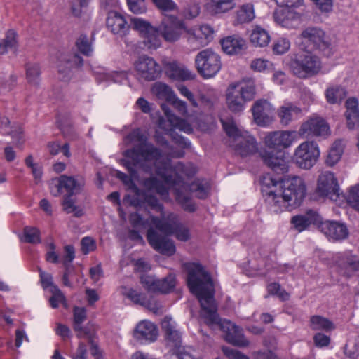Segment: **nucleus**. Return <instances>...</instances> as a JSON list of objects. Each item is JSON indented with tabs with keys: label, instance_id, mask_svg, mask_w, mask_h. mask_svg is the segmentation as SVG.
<instances>
[{
	"label": "nucleus",
	"instance_id": "nucleus-1",
	"mask_svg": "<svg viewBox=\"0 0 359 359\" xmlns=\"http://www.w3.org/2000/svg\"><path fill=\"white\" fill-rule=\"evenodd\" d=\"M147 137L140 129H136L128 134L124 139L126 144L138 143L133 149L124 151L126 159L123 165L130 172V175L121 172H116V177L130 188H134V180L140 181L138 172L151 174L154 169L156 174L163 180L165 183L172 189L177 201L182 208L188 212L196 210L190 193H194L199 198L208 196L210 184L205 180H197L189 184V181L196 173V167L191 163H178L172 171L176 175L174 177L169 172L170 160L162 158L161 151L152 144L146 143Z\"/></svg>",
	"mask_w": 359,
	"mask_h": 359
},
{
	"label": "nucleus",
	"instance_id": "nucleus-2",
	"mask_svg": "<svg viewBox=\"0 0 359 359\" xmlns=\"http://www.w3.org/2000/svg\"><path fill=\"white\" fill-rule=\"evenodd\" d=\"M129 221L133 228L142 230L148 229L147 238L149 245L158 252L172 255L176 250L173 241L166 236L174 235L182 242L190 239L189 229L180 222L177 215L170 212L161 218L149 215L144 217L138 212L131 213Z\"/></svg>",
	"mask_w": 359,
	"mask_h": 359
},
{
	"label": "nucleus",
	"instance_id": "nucleus-3",
	"mask_svg": "<svg viewBox=\"0 0 359 359\" xmlns=\"http://www.w3.org/2000/svg\"><path fill=\"white\" fill-rule=\"evenodd\" d=\"M262 193L270 210L279 213L299 207L306 195L302 178L294 176L283 182L266 174L262 180Z\"/></svg>",
	"mask_w": 359,
	"mask_h": 359
},
{
	"label": "nucleus",
	"instance_id": "nucleus-4",
	"mask_svg": "<svg viewBox=\"0 0 359 359\" xmlns=\"http://www.w3.org/2000/svg\"><path fill=\"white\" fill-rule=\"evenodd\" d=\"M187 284L190 291L200 302L201 316L208 325L220 324L214 299V286L210 274L199 264L187 266Z\"/></svg>",
	"mask_w": 359,
	"mask_h": 359
},
{
	"label": "nucleus",
	"instance_id": "nucleus-5",
	"mask_svg": "<svg viewBox=\"0 0 359 359\" xmlns=\"http://www.w3.org/2000/svg\"><path fill=\"white\" fill-rule=\"evenodd\" d=\"M300 50H318L323 56L330 57L337 51V41L334 36L327 34L318 27L304 29L300 36Z\"/></svg>",
	"mask_w": 359,
	"mask_h": 359
},
{
	"label": "nucleus",
	"instance_id": "nucleus-6",
	"mask_svg": "<svg viewBox=\"0 0 359 359\" xmlns=\"http://www.w3.org/2000/svg\"><path fill=\"white\" fill-rule=\"evenodd\" d=\"M256 95V86L252 79H244L231 83L226 89V101L229 109L233 112L244 110L247 102Z\"/></svg>",
	"mask_w": 359,
	"mask_h": 359
},
{
	"label": "nucleus",
	"instance_id": "nucleus-7",
	"mask_svg": "<svg viewBox=\"0 0 359 359\" xmlns=\"http://www.w3.org/2000/svg\"><path fill=\"white\" fill-rule=\"evenodd\" d=\"M161 107L166 117V120L161 117L158 119V127L164 130L165 133H170L173 141L181 148H189L191 143L187 138L179 135H175L172 133L177 129L186 133H190L192 132L191 126L185 120L174 114L165 104H162Z\"/></svg>",
	"mask_w": 359,
	"mask_h": 359
},
{
	"label": "nucleus",
	"instance_id": "nucleus-8",
	"mask_svg": "<svg viewBox=\"0 0 359 359\" xmlns=\"http://www.w3.org/2000/svg\"><path fill=\"white\" fill-rule=\"evenodd\" d=\"M222 123L227 135L236 142L233 147L236 153L246 156L257 151V142L248 131L239 128L232 119L222 120Z\"/></svg>",
	"mask_w": 359,
	"mask_h": 359
},
{
	"label": "nucleus",
	"instance_id": "nucleus-9",
	"mask_svg": "<svg viewBox=\"0 0 359 359\" xmlns=\"http://www.w3.org/2000/svg\"><path fill=\"white\" fill-rule=\"evenodd\" d=\"M290 68L294 75L299 78H306L318 74L322 69V65L317 55L310 50L304 49L295 54L292 59Z\"/></svg>",
	"mask_w": 359,
	"mask_h": 359
},
{
	"label": "nucleus",
	"instance_id": "nucleus-10",
	"mask_svg": "<svg viewBox=\"0 0 359 359\" xmlns=\"http://www.w3.org/2000/svg\"><path fill=\"white\" fill-rule=\"evenodd\" d=\"M195 63L198 73L205 79L215 76L222 67L219 55L210 48L200 51Z\"/></svg>",
	"mask_w": 359,
	"mask_h": 359
},
{
	"label": "nucleus",
	"instance_id": "nucleus-11",
	"mask_svg": "<svg viewBox=\"0 0 359 359\" xmlns=\"http://www.w3.org/2000/svg\"><path fill=\"white\" fill-rule=\"evenodd\" d=\"M319 156L318 144L314 141L306 140L295 149L293 161L299 168L309 170L316 163Z\"/></svg>",
	"mask_w": 359,
	"mask_h": 359
},
{
	"label": "nucleus",
	"instance_id": "nucleus-12",
	"mask_svg": "<svg viewBox=\"0 0 359 359\" xmlns=\"http://www.w3.org/2000/svg\"><path fill=\"white\" fill-rule=\"evenodd\" d=\"M184 39L189 49L196 50L207 46L212 38L213 29L207 25L185 27Z\"/></svg>",
	"mask_w": 359,
	"mask_h": 359
},
{
	"label": "nucleus",
	"instance_id": "nucleus-13",
	"mask_svg": "<svg viewBox=\"0 0 359 359\" xmlns=\"http://www.w3.org/2000/svg\"><path fill=\"white\" fill-rule=\"evenodd\" d=\"M185 27L183 20L170 15L163 20L159 25V32L165 41L175 43L180 39Z\"/></svg>",
	"mask_w": 359,
	"mask_h": 359
},
{
	"label": "nucleus",
	"instance_id": "nucleus-14",
	"mask_svg": "<svg viewBox=\"0 0 359 359\" xmlns=\"http://www.w3.org/2000/svg\"><path fill=\"white\" fill-rule=\"evenodd\" d=\"M330 133L327 123L320 116L313 115L303 122L299 128V135L306 138L325 137Z\"/></svg>",
	"mask_w": 359,
	"mask_h": 359
},
{
	"label": "nucleus",
	"instance_id": "nucleus-15",
	"mask_svg": "<svg viewBox=\"0 0 359 359\" xmlns=\"http://www.w3.org/2000/svg\"><path fill=\"white\" fill-rule=\"evenodd\" d=\"M316 191L321 197L332 201H337L339 196V185L333 172L325 171L319 175Z\"/></svg>",
	"mask_w": 359,
	"mask_h": 359
},
{
	"label": "nucleus",
	"instance_id": "nucleus-16",
	"mask_svg": "<svg viewBox=\"0 0 359 359\" xmlns=\"http://www.w3.org/2000/svg\"><path fill=\"white\" fill-rule=\"evenodd\" d=\"M135 69L139 79L151 81L159 77L161 67L152 57L143 55L135 62Z\"/></svg>",
	"mask_w": 359,
	"mask_h": 359
},
{
	"label": "nucleus",
	"instance_id": "nucleus-17",
	"mask_svg": "<svg viewBox=\"0 0 359 359\" xmlns=\"http://www.w3.org/2000/svg\"><path fill=\"white\" fill-rule=\"evenodd\" d=\"M83 184L84 182L82 178L78 179L62 175L53 182L50 192L54 196H58L65 189V196H73L81 191Z\"/></svg>",
	"mask_w": 359,
	"mask_h": 359
},
{
	"label": "nucleus",
	"instance_id": "nucleus-18",
	"mask_svg": "<svg viewBox=\"0 0 359 359\" xmlns=\"http://www.w3.org/2000/svg\"><path fill=\"white\" fill-rule=\"evenodd\" d=\"M319 231L330 241H339L346 239L349 231L346 225L334 220H320L318 225Z\"/></svg>",
	"mask_w": 359,
	"mask_h": 359
},
{
	"label": "nucleus",
	"instance_id": "nucleus-19",
	"mask_svg": "<svg viewBox=\"0 0 359 359\" xmlns=\"http://www.w3.org/2000/svg\"><path fill=\"white\" fill-rule=\"evenodd\" d=\"M294 138L295 132L279 130L269 133L265 136L264 142L269 148H287L292 144Z\"/></svg>",
	"mask_w": 359,
	"mask_h": 359
},
{
	"label": "nucleus",
	"instance_id": "nucleus-20",
	"mask_svg": "<svg viewBox=\"0 0 359 359\" xmlns=\"http://www.w3.org/2000/svg\"><path fill=\"white\" fill-rule=\"evenodd\" d=\"M252 111L255 123L263 126L271 122L274 108L268 100H259L254 103Z\"/></svg>",
	"mask_w": 359,
	"mask_h": 359
},
{
	"label": "nucleus",
	"instance_id": "nucleus-21",
	"mask_svg": "<svg viewBox=\"0 0 359 359\" xmlns=\"http://www.w3.org/2000/svg\"><path fill=\"white\" fill-rule=\"evenodd\" d=\"M273 18L277 24L286 29H294L299 25V13L288 8L276 10Z\"/></svg>",
	"mask_w": 359,
	"mask_h": 359
},
{
	"label": "nucleus",
	"instance_id": "nucleus-22",
	"mask_svg": "<svg viewBox=\"0 0 359 359\" xmlns=\"http://www.w3.org/2000/svg\"><path fill=\"white\" fill-rule=\"evenodd\" d=\"M158 329L149 320H144L137 324L134 330V337L142 343H151L156 340Z\"/></svg>",
	"mask_w": 359,
	"mask_h": 359
},
{
	"label": "nucleus",
	"instance_id": "nucleus-23",
	"mask_svg": "<svg viewBox=\"0 0 359 359\" xmlns=\"http://www.w3.org/2000/svg\"><path fill=\"white\" fill-rule=\"evenodd\" d=\"M161 327L165 334L167 345L172 349H180L182 343L181 334L176 328V323L170 317H165L161 322Z\"/></svg>",
	"mask_w": 359,
	"mask_h": 359
},
{
	"label": "nucleus",
	"instance_id": "nucleus-24",
	"mask_svg": "<svg viewBox=\"0 0 359 359\" xmlns=\"http://www.w3.org/2000/svg\"><path fill=\"white\" fill-rule=\"evenodd\" d=\"M263 161L266 165L271 168L278 174H283L288 170L287 161L284 156V152L282 151H266L262 154Z\"/></svg>",
	"mask_w": 359,
	"mask_h": 359
},
{
	"label": "nucleus",
	"instance_id": "nucleus-25",
	"mask_svg": "<svg viewBox=\"0 0 359 359\" xmlns=\"http://www.w3.org/2000/svg\"><path fill=\"white\" fill-rule=\"evenodd\" d=\"M107 27L113 34L122 37L127 34L130 26L122 14L110 11L107 18Z\"/></svg>",
	"mask_w": 359,
	"mask_h": 359
},
{
	"label": "nucleus",
	"instance_id": "nucleus-26",
	"mask_svg": "<svg viewBox=\"0 0 359 359\" xmlns=\"http://www.w3.org/2000/svg\"><path fill=\"white\" fill-rule=\"evenodd\" d=\"M321 217L313 210H309L304 214L297 215L292 217L291 224L299 232L307 229L311 224H320Z\"/></svg>",
	"mask_w": 359,
	"mask_h": 359
},
{
	"label": "nucleus",
	"instance_id": "nucleus-27",
	"mask_svg": "<svg viewBox=\"0 0 359 359\" xmlns=\"http://www.w3.org/2000/svg\"><path fill=\"white\" fill-rule=\"evenodd\" d=\"M356 97H351L345 102L346 111L344 114L346 126L349 130H355L359 127V107Z\"/></svg>",
	"mask_w": 359,
	"mask_h": 359
},
{
	"label": "nucleus",
	"instance_id": "nucleus-28",
	"mask_svg": "<svg viewBox=\"0 0 359 359\" xmlns=\"http://www.w3.org/2000/svg\"><path fill=\"white\" fill-rule=\"evenodd\" d=\"M221 46L224 53L228 55L242 53L247 48L246 41L240 36H229L221 40Z\"/></svg>",
	"mask_w": 359,
	"mask_h": 359
},
{
	"label": "nucleus",
	"instance_id": "nucleus-29",
	"mask_svg": "<svg viewBox=\"0 0 359 359\" xmlns=\"http://www.w3.org/2000/svg\"><path fill=\"white\" fill-rule=\"evenodd\" d=\"M226 325H222L224 329L226 327V340L239 347H246L249 345V341L244 337L242 330L230 321L225 323Z\"/></svg>",
	"mask_w": 359,
	"mask_h": 359
},
{
	"label": "nucleus",
	"instance_id": "nucleus-30",
	"mask_svg": "<svg viewBox=\"0 0 359 359\" xmlns=\"http://www.w3.org/2000/svg\"><path fill=\"white\" fill-rule=\"evenodd\" d=\"M277 114L280 123L283 126H287L301 116L302 109L292 103H285L278 108Z\"/></svg>",
	"mask_w": 359,
	"mask_h": 359
},
{
	"label": "nucleus",
	"instance_id": "nucleus-31",
	"mask_svg": "<svg viewBox=\"0 0 359 359\" xmlns=\"http://www.w3.org/2000/svg\"><path fill=\"white\" fill-rule=\"evenodd\" d=\"M122 294L129 299L135 304H139L147 307L154 313L158 312V306L156 304H151L147 299L144 294L133 288L122 287Z\"/></svg>",
	"mask_w": 359,
	"mask_h": 359
},
{
	"label": "nucleus",
	"instance_id": "nucleus-32",
	"mask_svg": "<svg viewBox=\"0 0 359 359\" xmlns=\"http://www.w3.org/2000/svg\"><path fill=\"white\" fill-rule=\"evenodd\" d=\"M155 139H156V142L159 145H161L163 147L165 146V147H168V149L170 150V151L167 154V156L164 157L163 156L162 151L159 149H158L161 151L162 158H163L165 161H166L167 159L170 160V166L168 167L169 172L174 177H176V175L172 171L173 168H175L178 163H182L177 162L175 165H172L171 164V158H182V157H183L184 155V151L182 149H180V150L175 149L172 147H170L168 143V141L165 140V138L162 135L159 134L158 132L156 133Z\"/></svg>",
	"mask_w": 359,
	"mask_h": 359
},
{
	"label": "nucleus",
	"instance_id": "nucleus-33",
	"mask_svg": "<svg viewBox=\"0 0 359 359\" xmlns=\"http://www.w3.org/2000/svg\"><path fill=\"white\" fill-rule=\"evenodd\" d=\"M165 73L174 80L185 81L193 79L192 73L186 67L175 62H170L167 65Z\"/></svg>",
	"mask_w": 359,
	"mask_h": 359
},
{
	"label": "nucleus",
	"instance_id": "nucleus-34",
	"mask_svg": "<svg viewBox=\"0 0 359 359\" xmlns=\"http://www.w3.org/2000/svg\"><path fill=\"white\" fill-rule=\"evenodd\" d=\"M255 18L253 4L247 3L238 6L235 13L233 25L249 23Z\"/></svg>",
	"mask_w": 359,
	"mask_h": 359
},
{
	"label": "nucleus",
	"instance_id": "nucleus-35",
	"mask_svg": "<svg viewBox=\"0 0 359 359\" xmlns=\"http://www.w3.org/2000/svg\"><path fill=\"white\" fill-rule=\"evenodd\" d=\"M206 9L212 15L224 14L235 7L234 0H208Z\"/></svg>",
	"mask_w": 359,
	"mask_h": 359
},
{
	"label": "nucleus",
	"instance_id": "nucleus-36",
	"mask_svg": "<svg viewBox=\"0 0 359 359\" xmlns=\"http://www.w3.org/2000/svg\"><path fill=\"white\" fill-rule=\"evenodd\" d=\"M86 318V310L83 307H75L74 309V331L76 332V337L79 338V334L80 332H92L95 330L90 325L86 326H81V324Z\"/></svg>",
	"mask_w": 359,
	"mask_h": 359
},
{
	"label": "nucleus",
	"instance_id": "nucleus-37",
	"mask_svg": "<svg viewBox=\"0 0 359 359\" xmlns=\"http://www.w3.org/2000/svg\"><path fill=\"white\" fill-rule=\"evenodd\" d=\"M309 325L313 330H321L325 332L335 329V326L332 321L319 315L312 316L310 318Z\"/></svg>",
	"mask_w": 359,
	"mask_h": 359
},
{
	"label": "nucleus",
	"instance_id": "nucleus-38",
	"mask_svg": "<svg viewBox=\"0 0 359 359\" xmlns=\"http://www.w3.org/2000/svg\"><path fill=\"white\" fill-rule=\"evenodd\" d=\"M270 36L267 31L257 26L252 32L250 41L256 47H265L270 41Z\"/></svg>",
	"mask_w": 359,
	"mask_h": 359
},
{
	"label": "nucleus",
	"instance_id": "nucleus-39",
	"mask_svg": "<svg viewBox=\"0 0 359 359\" xmlns=\"http://www.w3.org/2000/svg\"><path fill=\"white\" fill-rule=\"evenodd\" d=\"M325 95L327 102L333 104L341 102L346 96V91L341 86H332L327 88Z\"/></svg>",
	"mask_w": 359,
	"mask_h": 359
},
{
	"label": "nucleus",
	"instance_id": "nucleus-40",
	"mask_svg": "<svg viewBox=\"0 0 359 359\" xmlns=\"http://www.w3.org/2000/svg\"><path fill=\"white\" fill-rule=\"evenodd\" d=\"M151 92L158 99L164 100L168 102H169L172 98L173 99V96L175 95L171 88L167 84L161 82L155 83L151 88Z\"/></svg>",
	"mask_w": 359,
	"mask_h": 359
},
{
	"label": "nucleus",
	"instance_id": "nucleus-41",
	"mask_svg": "<svg viewBox=\"0 0 359 359\" xmlns=\"http://www.w3.org/2000/svg\"><path fill=\"white\" fill-rule=\"evenodd\" d=\"M344 152V144L341 140H337L332 144L326 158L329 166L334 165L341 158Z\"/></svg>",
	"mask_w": 359,
	"mask_h": 359
},
{
	"label": "nucleus",
	"instance_id": "nucleus-42",
	"mask_svg": "<svg viewBox=\"0 0 359 359\" xmlns=\"http://www.w3.org/2000/svg\"><path fill=\"white\" fill-rule=\"evenodd\" d=\"M26 79L29 85L38 87L40 83L41 69L38 64L29 63L26 65Z\"/></svg>",
	"mask_w": 359,
	"mask_h": 359
},
{
	"label": "nucleus",
	"instance_id": "nucleus-43",
	"mask_svg": "<svg viewBox=\"0 0 359 359\" xmlns=\"http://www.w3.org/2000/svg\"><path fill=\"white\" fill-rule=\"evenodd\" d=\"M142 183L144 187L148 190L156 191L157 194L164 197L168 195V188L154 177L144 180Z\"/></svg>",
	"mask_w": 359,
	"mask_h": 359
},
{
	"label": "nucleus",
	"instance_id": "nucleus-44",
	"mask_svg": "<svg viewBox=\"0 0 359 359\" xmlns=\"http://www.w3.org/2000/svg\"><path fill=\"white\" fill-rule=\"evenodd\" d=\"M159 27L156 29L152 28V31L150 30L147 32L142 38L143 43L148 49H156L161 45V40L160 38Z\"/></svg>",
	"mask_w": 359,
	"mask_h": 359
},
{
	"label": "nucleus",
	"instance_id": "nucleus-45",
	"mask_svg": "<svg viewBox=\"0 0 359 359\" xmlns=\"http://www.w3.org/2000/svg\"><path fill=\"white\" fill-rule=\"evenodd\" d=\"M17 44V33L13 29L8 30L5 39L0 40V54L7 53L9 49H15Z\"/></svg>",
	"mask_w": 359,
	"mask_h": 359
},
{
	"label": "nucleus",
	"instance_id": "nucleus-46",
	"mask_svg": "<svg viewBox=\"0 0 359 359\" xmlns=\"http://www.w3.org/2000/svg\"><path fill=\"white\" fill-rule=\"evenodd\" d=\"M79 339H86L90 345V353L95 359H102V353L95 341V331L92 332H80L79 334Z\"/></svg>",
	"mask_w": 359,
	"mask_h": 359
},
{
	"label": "nucleus",
	"instance_id": "nucleus-47",
	"mask_svg": "<svg viewBox=\"0 0 359 359\" xmlns=\"http://www.w3.org/2000/svg\"><path fill=\"white\" fill-rule=\"evenodd\" d=\"M200 11L199 0H187L182 11V15L187 19H193L199 15Z\"/></svg>",
	"mask_w": 359,
	"mask_h": 359
},
{
	"label": "nucleus",
	"instance_id": "nucleus-48",
	"mask_svg": "<svg viewBox=\"0 0 359 359\" xmlns=\"http://www.w3.org/2000/svg\"><path fill=\"white\" fill-rule=\"evenodd\" d=\"M344 275L351 277L353 273L359 271V258L355 256H347L342 263Z\"/></svg>",
	"mask_w": 359,
	"mask_h": 359
},
{
	"label": "nucleus",
	"instance_id": "nucleus-49",
	"mask_svg": "<svg viewBox=\"0 0 359 359\" xmlns=\"http://www.w3.org/2000/svg\"><path fill=\"white\" fill-rule=\"evenodd\" d=\"M72 196H64L62 207L64 211L67 214H73L75 217H79L83 215V210L75 204V201L71 197Z\"/></svg>",
	"mask_w": 359,
	"mask_h": 359
},
{
	"label": "nucleus",
	"instance_id": "nucleus-50",
	"mask_svg": "<svg viewBox=\"0 0 359 359\" xmlns=\"http://www.w3.org/2000/svg\"><path fill=\"white\" fill-rule=\"evenodd\" d=\"M175 286V278L173 275H168L162 280H158L156 292L169 293Z\"/></svg>",
	"mask_w": 359,
	"mask_h": 359
},
{
	"label": "nucleus",
	"instance_id": "nucleus-51",
	"mask_svg": "<svg viewBox=\"0 0 359 359\" xmlns=\"http://www.w3.org/2000/svg\"><path fill=\"white\" fill-rule=\"evenodd\" d=\"M131 24L133 29L137 31L142 37H143L150 30L152 31V28H154L149 22L140 18H132Z\"/></svg>",
	"mask_w": 359,
	"mask_h": 359
},
{
	"label": "nucleus",
	"instance_id": "nucleus-52",
	"mask_svg": "<svg viewBox=\"0 0 359 359\" xmlns=\"http://www.w3.org/2000/svg\"><path fill=\"white\" fill-rule=\"evenodd\" d=\"M290 41L285 37H280L274 41L272 46L273 53L276 55H283L290 48Z\"/></svg>",
	"mask_w": 359,
	"mask_h": 359
},
{
	"label": "nucleus",
	"instance_id": "nucleus-53",
	"mask_svg": "<svg viewBox=\"0 0 359 359\" xmlns=\"http://www.w3.org/2000/svg\"><path fill=\"white\" fill-rule=\"evenodd\" d=\"M49 291L52 294L49 299L52 308L55 309L59 306L60 304H65V297L57 286H52Z\"/></svg>",
	"mask_w": 359,
	"mask_h": 359
},
{
	"label": "nucleus",
	"instance_id": "nucleus-54",
	"mask_svg": "<svg viewBox=\"0 0 359 359\" xmlns=\"http://www.w3.org/2000/svg\"><path fill=\"white\" fill-rule=\"evenodd\" d=\"M346 200L353 208L359 211V184L349 188Z\"/></svg>",
	"mask_w": 359,
	"mask_h": 359
},
{
	"label": "nucleus",
	"instance_id": "nucleus-55",
	"mask_svg": "<svg viewBox=\"0 0 359 359\" xmlns=\"http://www.w3.org/2000/svg\"><path fill=\"white\" fill-rule=\"evenodd\" d=\"M76 46L78 50L86 56H90L93 53L91 43L86 35L82 34L77 39Z\"/></svg>",
	"mask_w": 359,
	"mask_h": 359
},
{
	"label": "nucleus",
	"instance_id": "nucleus-56",
	"mask_svg": "<svg viewBox=\"0 0 359 359\" xmlns=\"http://www.w3.org/2000/svg\"><path fill=\"white\" fill-rule=\"evenodd\" d=\"M47 147L51 155H56L61 150L65 156H70L69 145L68 143L61 146L57 142H50L48 144Z\"/></svg>",
	"mask_w": 359,
	"mask_h": 359
},
{
	"label": "nucleus",
	"instance_id": "nucleus-57",
	"mask_svg": "<svg viewBox=\"0 0 359 359\" xmlns=\"http://www.w3.org/2000/svg\"><path fill=\"white\" fill-rule=\"evenodd\" d=\"M157 281L158 279L151 276L144 274L140 276V283L148 292H156Z\"/></svg>",
	"mask_w": 359,
	"mask_h": 359
},
{
	"label": "nucleus",
	"instance_id": "nucleus-58",
	"mask_svg": "<svg viewBox=\"0 0 359 359\" xmlns=\"http://www.w3.org/2000/svg\"><path fill=\"white\" fill-rule=\"evenodd\" d=\"M75 258V250L73 245H67L64 247V255L61 262L65 268L71 267V263Z\"/></svg>",
	"mask_w": 359,
	"mask_h": 359
},
{
	"label": "nucleus",
	"instance_id": "nucleus-59",
	"mask_svg": "<svg viewBox=\"0 0 359 359\" xmlns=\"http://www.w3.org/2000/svg\"><path fill=\"white\" fill-rule=\"evenodd\" d=\"M25 241L30 243L40 242L39 231L34 227L27 226L24 229Z\"/></svg>",
	"mask_w": 359,
	"mask_h": 359
},
{
	"label": "nucleus",
	"instance_id": "nucleus-60",
	"mask_svg": "<svg viewBox=\"0 0 359 359\" xmlns=\"http://www.w3.org/2000/svg\"><path fill=\"white\" fill-rule=\"evenodd\" d=\"M130 10L135 14H142L146 12L147 6L144 0H127Z\"/></svg>",
	"mask_w": 359,
	"mask_h": 359
},
{
	"label": "nucleus",
	"instance_id": "nucleus-61",
	"mask_svg": "<svg viewBox=\"0 0 359 359\" xmlns=\"http://www.w3.org/2000/svg\"><path fill=\"white\" fill-rule=\"evenodd\" d=\"M269 294L278 296L282 300H287L289 298V294L280 288V285L276 283H272L267 286Z\"/></svg>",
	"mask_w": 359,
	"mask_h": 359
},
{
	"label": "nucleus",
	"instance_id": "nucleus-62",
	"mask_svg": "<svg viewBox=\"0 0 359 359\" xmlns=\"http://www.w3.org/2000/svg\"><path fill=\"white\" fill-rule=\"evenodd\" d=\"M156 6L163 11H174L178 9L177 5L172 0H152Z\"/></svg>",
	"mask_w": 359,
	"mask_h": 359
},
{
	"label": "nucleus",
	"instance_id": "nucleus-63",
	"mask_svg": "<svg viewBox=\"0 0 359 359\" xmlns=\"http://www.w3.org/2000/svg\"><path fill=\"white\" fill-rule=\"evenodd\" d=\"M169 102L173 106V107L182 116H187V106L185 102L180 100L175 95L173 96Z\"/></svg>",
	"mask_w": 359,
	"mask_h": 359
},
{
	"label": "nucleus",
	"instance_id": "nucleus-64",
	"mask_svg": "<svg viewBox=\"0 0 359 359\" xmlns=\"http://www.w3.org/2000/svg\"><path fill=\"white\" fill-rule=\"evenodd\" d=\"M222 351L224 354L230 359H250L248 355L236 349L223 347Z\"/></svg>",
	"mask_w": 359,
	"mask_h": 359
}]
</instances>
